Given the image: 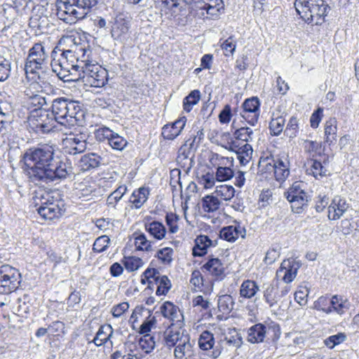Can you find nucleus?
<instances>
[{"label":"nucleus","mask_w":359,"mask_h":359,"mask_svg":"<svg viewBox=\"0 0 359 359\" xmlns=\"http://www.w3.org/2000/svg\"><path fill=\"white\" fill-rule=\"evenodd\" d=\"M30 182L36 185L67 178L72 167L57 154L55 147L44 144L27 149L22 156Z\"/></svg>","instance_id":"nucleus-1"},{"label":"nucleus","mask_w":359,"mask_h":359,"mask_svg":"<svg viewBox=\"0 0 359 359\" xmlns=\"http://www.w3.org/2000/svg\"><path fill=\"white\" fill-rule=\"evenodd\" d=\"M51 115L55 122L64 126L80 123L84 116L80 103L66 97H58L52 102Z\"/></svg>","instance_id":"nucleus-2"},{"label":"nucleus","mask_w":359,"mask_h":359,"mask_svg":"<svg viewBox=\"0 0 359 359\" xmlns=\"http://www.w3.org/2000/svg\"><path fill=\"white\" fill-rule=\"evenodd\" d=\"M97 1L98 0H57L56 15L60 20L72 24L84 19Z\"/></svg>","instance_id":"nucleus-3"},{"label":"nucleus","mask_w":359,"mask_h":359,"mask_svg":"<svg viewBox=\"0 0 359 359\" xmlns=\"http://www.w3.org/2000/svg\"><path fill=\"white\" fill-rule=\"evenodd\" d=\"M294 7L300 18L312 25H323L331 10L325 0H295Z\"/></svg>","instance_id":"nucleus-4"},{"label":"nucleus","mask_w":359,"mask_h":359,"mask_svg":"<svg viewBox=\"0 0 359 359\" xmlns=\"http://www.w3.org/2000/svg\"><path fill=\"white\" fill-rule=\"evenodd\" d=\"M35 102H37L39 107L33 109L28 117L29 128L37 135L49 133L55 128V122L51 114L41 108L46 103V99L43 97L36 95L32 97V104H35Z\"/></svg>","instance_id":"nucleus-5"},{"label":"nucleus","mask_w":359,"mask_h":359,"mask_svg":"<svg viewBox=\"0 0 359 359\" xmlns=\"http://www.w3.org/2000/svg\"><path fill=\"white\" fill-rule=\"evenodd\" d=\"M33 203L35 206H39L37 211L45 219H53L62 215L63 210L60 205L62 203L53 196V193L45 190L36 191Z\"/></svg>","instance_id":"nucleus-6"},{"label":"nucleus","mask_w":359,"mask_h":359,"mask_svg":"<svg viewBox=\"0 0 359 359\" xmlns=\"http://www.w3.org/2000/svg\"><path fill=\"white\" fill-rule=\"evenodd\" d=\"M281 334L280 325L272 320L265 321L264 323H257L248 330V341L251 344H259L269 341H276Z\"/></svg>","instance_id":"nucleus-7"},{"label":"nucleus","mask_w":359,"mask_h":359,"mask_svg":"<svg viewBox=\"0 0 359 359\" xmlns=\"http://www.w3.org/2000/svg\"><path fill=\"white\" fill-rule=\"evenodd\" d=\"M48 55L45 46L41 43H36L29 50L26 59L25 70L27 76L34 79L33 74H38L39 70L45 73L43 69L48 64Z\"/></svg>","instance_id":"nucleus-8"},{"label":"nucleus","mask_w":359,"mask_h":359,"mask_svg":"<svg viewBox=\"0 0 359 359\" xmlns=\"http://www.w3.org/2000/svg\"><path fill=\"white\" fill-rule=\"evenodd\" d=\"M21 283V274L8 264L0 266V294H10L16 290Z\"/></svg>","instance_id":"nucleus-9"},{"label":"nucleus","mask_w":359,"mask_h":359,"mask_svg":"<svg viewBox=\"0 0 359 359\" xmlns=\"http://www.w3.org/2000/svg\"><path fill=\"white\" fill-rule=\"evenodd\" d=\"M210 162L216 168L215 173L217 181L225 182L234 176L233 158L224 157L218 154H212Z\"/></svg>","instance_id":"nucleus-10"},{"label":"nucleus","mask_w":359,"mask_h":359,"mask_svg":"<svg viewBox=\"0 0 359 359\" xmlns=\"http://www.w3.org/2000/svg\"><path fill=\"white\" fill-rule=\"evenodd\" d=\"M261 102L257 97H252L244 100L239 112L241 116L250 126H255L260 116Z\"/></svg>","instance_id":"nucleus-11"},{"label":"nucleus","mask_w":359,"mask_h":359,"mask_svg":"<svg viewBox=\"0 0 359 359\" xmlns=\"http://www.w3.org/2000/svg\"><path fill=\"white\" fill-rule=\"evenodd\" d=\"M83 81L88 82L92 87H103L108 81V72L101 66L90 62L88 67H86Z\"/></svg>","instance_id":"nucleus-12"},{"label":"nucleus","mask_w":359,"mask_h":359,"mask_svg":"<svg viewBox=\"0 0 359 359\" xmlns=\"http://www.w3.org/2000/svg\"><path fill=\"white\" fill-rule=\"evenodd\" d=\"M190 141L191 139L187 140L184 144L180 147L177 157V163L187 172L189 171L194 164V153L197 149V145H194L193 142Z\"/></svg>","instance_id":"nucleus-13"},{"label":"nucleus","mask_w":359,"mask_h":359,"mask_svg":"<svg viewBox=\"0 0 359 359\" xmlns=\"http://www.w3.org/2000/svg\"><path fill=\"white\" fill-rule=\"evenodd\" d=\"M63 149L65 153L75 155L86 149V140L82 135H70L62 140Z\"/></svg>","instance_id":"nucleus-14"},{"label":"nucleus","mask_w":359,"mask_h":359,"mask_svg":"<svg viewBox=\"0 0 359 359\" xmlns=\"http://www.w3.org/2000/svg\"><path fill=\"white\" fill-rule=\"evenodd\" d=\"M160 313L162 316L172 322V325L178 324L181 326L183 324L184 316L180 308L170 301L165 302L160 306Z\"/></svg>","instance_id":"nucleus-15"},{"label":"nucleus","mask_w":359,"mask_h":359,"mask_svg":"<svg viewBox=\"0 0 359 359\" xmlns=\"http://www.w3.org/2000/svg\"><path fill=\"white\" fill-rule=\"evenodd\" d=\"M187 118L182 116L172 123L171 124H166L162 128L161 135L165 140H173L182 132L185 126Z\"/></svg>","instance_id":"nucleus-16"},{"label":"nucleus","mask_w":359,"mask_h":359,"mask_svg":"<svg viewBox=\"0 0 359 359\" xmlns=\"http://www.w3.org/2000/svg\"><path fill=\"white\" fill-rule=\"evenodd\" d=\"M245 235V228L236 221H234L233 225L223 227L219 232L220 238L229 242H234L240 236L244 238Z\"/></svg>","instance_id":"nucleus-17"},{"label":"nucleus","mask_w":359,"mask_h":359,"mask_svg":"<svg viewBox=\"0 0 359 359\" xmlns=\"http://www.w3.org/2000/svg\"><path fill=\"white\" fill-rule=\"evenodd\" d=\"M323 161L311 158L309 163L310 168L307 170L309 175H312L316 180H320L327 175V170L325 165L329 163L328 156H323Z\"/></svg>","instance_id":"nucleus-18"},{"label":"nucleus","mask_w":359,"mask_h":359,"mask_svg":"<svg viewBox=\"0 0 359 359\" xmlns=\"http://www.w3.org/2000/svg\"><path fill=\"white\" fill-rule=\"evenodd\" d=\"M348 208V204L346 200L335 196L331 204L328 206V217L330 219L337 220L339 219Z\"/></svg>","instance_id":"nucleus-19"},{"label":"nucleus","mask_w":359,"mask_h":359,"mask_svg":"<svg viewBox=\"0 0 359 359\" xmlns=\"http://www.w3.org/2000/svg\"><path fill=\"white\" fill-rule=\"evenodd\" d=\"M217 245V241H212L206 235L198 236L195 239L192 254L194 257H202L207 254L208 248L215 247Z\"/></svg>","instance_id":"nucleus-20"},{"label":"nucleus","mask_w":359,"mask_h":359,"mask_svg":"<svg viewBox=\"0 0 359 359\" xmlns=\"http://www.w3.org/2000/svg\"><path fill=\"white\" fill-rule=\"evenodd\" d=\"M299 267V262L294 259L284 260L280 265L278 272H283L284 276L283 277V280L284 282L290 283L296 277Z\"/></svg>","instance_id":"nucleus-21"},{"label":"nucleus","mask_w":359,"mask_h":359,"mask_svg":"<svg viewBox=\"0 0 359 359\" xmlns=\"http://www.w3.org/2000/svg\"><path fill=\"white\" fill-rule=\"evenodd\" d=\"M275 177L277 181L285 180L290 174L289 161L285 156L278 157L273 159Z\"/></svg>","instance_id":"nucleus-22"},{"label":"nucleus","mask_w":359,"mask_h":359,"mask_svg":"<svg viewBox=\"0 0 359 359\" xmlns=\"http://www.w3.org/2000/svg\"><path fill=\"white\" fill-rule=\"evenodd\" d=\"M102 158L95 153H89L81 156L78 162V166L83 172L97 168L101 164Z\"/></svg>","instance_id":"nucleus-23"},{"label":"nucleus","mask_w":359,"mask_h":359,"mask_svg":"<svg viewBox=\"0 0 359 359\" xmlns=\"http://www.w3.org/2000/svg\"><path fill=\"white\" fill-rule=\"evenodd\" d=\"M203 273H207L216 278L224 275V267L221 260L218 258L210 257L208 262L201 267Z\"/></svg>","instance_id":"nucleus-24"},{"label":"nucleus","mask_w":359,"mask_h":359,"mask_svg":"<svg viewBox=\"0 0 359 359\" xmlns=\"http://www.w3.org/2000/svg\"><path fill=\"white\" fill-rule=\"evenodd\" d=\"M159 271L154 268H147L142 273L141 278V283L143 285L147 284V289L151 291L154 290V287L158 285L159 278L161 277Z\"/></svg>","instance_id":"nucleus-25"},{"label":"nucleus","mask_w":359,"mask_h":359,"mask_svg":"<svg viewBox=\"0 0 359 359\" xmlns=\"http://www.w3.org/2000/svg\"><path fill=\"white\" fill-rule=\"evenodd\" d=\"M348 309V302L346 299H343L342 297L338 295H334L330 300V306L327 308H322L321 310L326 313L336 312L341 315L344 313Z\"/></svg>","instance_id":"nucleus-26"},{"label":"nucleus","mask_w":359,"mask_h":359,"mask_svg":"<svg viewBox=\"0 0 359 359\" xmlns=\"http://www.w3.org/2000/svg\"><path fill=\"white\" fill-rule=\"evenodd\" d=\"M58 67L56 65L52 64L53 71L55 72L57 76L64 81H77L76 77H73L74 73L70 70V63H67V61H62L58 60Z\"/></svg>","instance_id":"nucleus-27"},{"label":"nucleus","mask_w":359,"mask_h":359,"mask_svg":"<svg viewBox=\"0 0 359 359\" xmlns=\"http://www.w3.org/2000/svg\"><path fill=\"white\" fill-rule=\"evenodd\" d=\"M128 29V22L123 18H117L111 26V36L115 40H121L127 34Z\"/></svg>","instance_id":"nucleus-28"},{"label":"nucleus","mask_w":359,"mask_h":359,"mask_svg":"<svg viewBox=\"0 0 359 359\" xmlns=\"http://www.w3.org/2000/svg\"><path fill=\"white\" fill-rule=\"evenodd\" d=\"M263 298L269 307L276 305L279 298L277 287L273 283L264 284Z\"/></svg>","instance_id":"nucleus-29"},{"label":"nucleus","mask_w":359,"mask_h":359,"mask_svg":"<svg viewBox=\"0 0 359 359\" xmlns=\"http://www.w3.org/2000/svg\"><path fill=\"white\" fill-rule=\"evenodd\" d=\"M149 192L148 187H140L133 192L129 201L134 205L136 209L140 208L147 201Z\"/></svg>","instance_id":"nucleus-30"},{"label":"nucleus","mask_w":359,"mask_h":359,"mask_svg":"<svg viewBox=\"0 0 359 359\" xmlns=\"http://www.w3.org/2000/svg\"><path fill=\"white\" fill-rule=\"evenodd\" d=\"M325 142L329 145L333 144L337 141V121L335 118L327 120L325 124Z\"/></svg>","instance_id":"nucleus-31"},{"label":"nucleus","mask_w":359,"mask_h":359,"mask_svg":"<svg viewBox=\"0 0 359 359\" xmlns=\"http://www.w3.org/2000/svg\"><path fill=\"white\" fill-rule=\"evenodd\" d=\"M259 290V287L255 281L251 280H245L242 283L240 287V297L244 299H251L256 295Z\"/></svg>","instance_id":"nucleus-32"},{"label":"nucleus","mask_w":359,"mask_h":359,"mask_svg":"<svg viewBox=\"0 0 359 359\" xmlns=\"http://www.w3.org/2000/svg\"><path fill=\"white\" fill-rule=\"evenodd\" d=\"M232 144L237 148L236 153L241 165H245L252 158L253 152L252 146L248 143H245L240 147L239 145H236L235 142H233Z\"/></svg>","instance_id":"nucleus-33"},{"label":"nucleus","mask_w":359,"mask_h":359,"mask_svg":"<svg viewBox=\"0 0 359 359\" xmlns=\"http://www.w3.org/2000/svg\"><path fill=\"white\" fill-rule=\"evenodd\" d=\"M144 227L146 231L157 240L163 239L166 233L165 226L160 222L153 221L145 222Z\"/></svg>","instance_id":"nucleus-34"},{"label":"nucleus","mask_w":359,"mask_h":359,"mask_svg":"<svg viewBox=\"0 0 359 359\" xmlns=\"http://www.w3.org/2000/svg\"><path fill=\"white\" fill-rule=\"evenodd\" d=\"M113 328L110 325H102L93 340L97 346L104 345L111 337L113 334Z\"/></svg>","instance_id":"nucleus-35"},{"label":"nucleus","mask_w":359,"mask_h":359,"mask_svg":"<svg viewBox=\"0 0 359 359\" xmlns=\"http://www.w3.org/2000/svg\"><path fill=\"white\" fill-rule=\"evenodd\" d=\"M234 304V299L230 294H223L218 297V311L223 314H229L233 309Z\"/></svg>","instance_id":"nucleus-36"},{"label":"nucleus","mask_w":359,"mask_h":359,"mask_svg":"<svg viewBox=\"0 0 359 359\" xmlns=\"http://www.w3.org/2000/svg\"><path fill=\"white\" fill-rule=\"evenodd\" d=\"M48 25V18L40 14H33L29 21V26L36 32H43Z\"/></svg>","instance_id":"nucleus-37"},{"label":"nucleus","mask_w":359,"mask_h":359,"mask_svg":"<svg viewBox=\"0 0 359 359\" xmlns=\"http://www.w3.org/2000/svg\"><path fill=\"white\" fill-rule=\"evenodd\" d=\"M89 65L90 62L88 58L86 60H79V62H76V64H70V70L74 73L72 76L76 77L77 80H83L86 76V67H88Z\"/></svg>","instance_id":"nucleus-38"},{"label":"nucleus","mask_w":359,"mask_h":359,"mask_svg":"<svg viewBox=\"0 0 359 359\" xmlns=\"http://www.w3.org/2000/svg\"><path fill=\"white\" fill-rule=\"evenodd\" d=\"M187 334L179 330H166L164 333L165 345L170 348L177 346L182 340V337Z\"/></svg>","instance_id":"nucleus-39"},{"label":"nucleus","mask_w":359,"mask_h":359,"mask_svg":"<svg viewBox=\"0 0 359 359\" xmlns=\"http://www.w3.org/2000/svg\"><path fill=\"white\" fill-rule=\"evenodd\" d=\"M311 200L309 195L303 196L294 200H287L291 204L292 211L294 213H302L308 207V203Z\"/></svg>","instance_id":"nucleus-40"},{"label":"nucleus","mask_w":359,"mask_h":359,"mask_svg":"<svg viewBox=\"0 0 359 359\" xmlns=\"http://www.w3.org/2000/svg\"><path fill=\"white\" fill-rule=\"evenodd\" d=\"M128 191L126 185L118 187L115 191L111 193L107 199L108 206L115 208L118 202L122 198Z\"/></svg>","instance_id":"nucleus-41"},{"label":"nucleus","mask_w":359,"mask_h":359,"mask_svg":"<svg viewBox=\"0 0 359 359\" xmlns=\"http://www.w3.org/2000/svg\"><path fill=\"white\" fill-rule=\"evenodd\" d=\"M201 99V92L198 90H194L184 98L183 108L187 112H189L193 107Z\"/></svg>","instance_id":"nucleus-42"},{"label":"nucleus","mask_w":359,"mask_h":359,"mask_svg":"<svg viewBox=\"0 0 359 359\" xmlns=\"http://www.w3.org/2000/svg\"><path fill=\"white\" fill-rule=\"evenodd\" d=\"M220 203L217 196L208 195L202 199V207L205 212L216 211L219 208Z\"/></svg>","instance_id":"nucleus-43"},{"label":"nucleus","mask_w":359,"mask_h":359,"mask_svg":"<svg viewBox=\"0 0 359 359\" xmlns=\"http://www.w3.org/2000/svg\"><path fill=\"white\" fill-rule=\"evenodd\" d=\"M215 343L213 334L209 331H204L198 339L199 347L203 350H210Z\"/></svg>","instance_id":"nucleus-44"},{"label":"nucleus","mask_w":359,"mask_h":359,"mask_svg":"<svg viewBox=\"0 0 359 359\" xmlns=\"http://www.w3.org/2000/svg\"><path fill=\"white\" fill-rule=\"evenodd\" d=\"M215 194L222 200L229 201L234 196L235 189L231 185H220L216 187Z\"/></svg>","instance_id":"nucleus-45"},{"label":"nucleus","mask_w":359,"mask_h":359,"mask_svg":"<svg viewBox=\"0 0 359 359\" xmlns=\"http://www.w3.org/2000/svg\"><path fill=\"white\" fill-rule=\"evenodd\" d=\"M233 135L236 140L248 143L253 139V130L248 127H241L234 132Z\"/></svg>","instance_id":"nucleus-46"},{"label":"nucleus","mask_w":359,"mask_h":359,"mask_svg":"<svg viewBox=\"0 0 359 359\" xmlns=\"http://www.w3.org/2000/svg\"><path fill=\"white\" fill-rule=\"evenodd\" d=\"M223 341L229 346L238 348L243 344V338L241 334L234 330L233 332H230L228 335L225 336Z\"/></svg>","instance_id":"nucleus-47"},{"label":"nucleus","mask_w":359,"mask_h":359,"mask_svg":"<svg viewBox=\"0 0 359 359\" xmlns=\"http://www.w3.org/2000/svg\"><path fill=\"white\" fill-rule=\"evenodd\" d=\"M285 119L283 116H278L277 118H272L269 123V130L272 135H279L285 126Z\"/></svg>","instance_id":"nucleus-48"},{"label":"nucleus","mask_w":359,"mask_h":359,"mask_svg":"<svg viewBox=\"0 0 359 359\" xmlns=\"http://www.w3.org/2000/svg\"><path fill=\"white\" fill-rule=\"evenodd\" d=\"M108 144L113 149L122 151L126 147L128 141L123 137L114 132Z\"/></svg>","instance_id":"nucleus-49"},{"label":"nucleus","mask_w":359,"mask_h":359,"mask_svg":"<svg viewBox=\"0 0 359 359\" xmlns=\"http://www.w3.org/2000/svg\"><path fill=\"white\" fill-rule=\"evenodd\" d=\"M114 133L109 128L102 126L95 130L94 135L97 141L104 142L107 140L109 142Z\"/></svg>","instance_id":"nucleus-50"},{"label":"nucleus","mask_w":359,"mask_h":359,"mask_svg":"<svg viewBox=\"0 0 359 359\" xmlns=\"http://www.w3.org/2000/svg\"><path fill=\"white\" fill-rule=\"evenodd\" d=\"M191 348L189 343V336L187 334L182 337V340L176 346L175 348V355L177 358H182L186 351H189Z\"/></svg>","instance_id":"nucleus-51"},{"label":"nucleus","mask_w":359,"mask_h":359,"mask_svg":"<svg viewBox=\"0 0 359 359\" xmlns=\"http://www.w3.org/2000/svg\"><path fill=\"white\" fill-rule=\"evenodd\" d=\"M306 195L309 194L300 187L299 182H294L289 190L285 193L287 200H294Z\"/></svg>","instance_id":"nucleus-52"},{"label":"nucleus","mask_w":359,"mask_h":359,"mask_svg":"<svg viewBox=\"0 0 359 359\" xmlns=\"http://www.w3.org/2000/svg\"><path fill=\"white\" fill-rule=\"evenodd\" d=\"M123 262L126 270L130 272L137 270L143 265L142 259L137 257H125Z\"/></svg>","instance_id":"nucleus-53"},{"label":"nucleus","mask_w":359,"mask_h":359,"mask_svg":"<svg viewBox=\"0 0 359 359\" xmlns=\"http://www.w3.org/2000/svg\"><path fill=\"white\" fill-rule=\"evenodd\" d=\"M139 345L145 353H149L155 348L154 339L149 334H144L140 339Z\"/></svg>","instance_id":"nucleus-54"},{"label":"nucleus","mask_w":359,"mask_h":359,"mask_svg":"<svg viewBox=\"0 0 359 359\" xmlns=\"http://www.w3.org/2000/svg\"><path fill=\"white\" fill-rule=\"evenodd\" d=\"M158 282V285L156 290V294L157 296L165 295L171 288L170 280L166 276L161 275Z\"/></svg>","instance_id":"nucleus-55"},{"label":"nucleus","mask_w":359,"mask_h":359,"mask_svg":"<svg viewBox=\"0 0 359 359\" xmlns=\"http://www.w3.org/2000/svg\"><path fill=\"white\" fill-rule=\"evenodd\" d=\"M180 219L179 216L172 212H168L165 215V222L168 226L169 232L170 233H175L179 230L177 222Z\"/></svg>","instance_id":"nucleus-56"},{"label":"nucleus","mask_w":359,"mask_h":359,"mask_svg":"<svg viewBox=\"0 0 359 359\" xmlns=\"http://www.w3.org/2000/svg\"><path fill=\"white\" fill-rule=\"evenodd\" d=\"M110 243L109 236L104 235L98 237L94 242L93 250L96 252H102L105 251Z\"/></svg>","instance_id":"nucleus-57"},{"label":"nucleus","mask_w":359,"mask_h":359,"mask_svg":"<svg viewBox=\"0 0 359 359\" xmlns=\"http://www.w3.org/2000/svg\"><path fill=\"white\" fill-rule=\"evenodd\" d=\"M298 119L295 116H292L285 130V134L289 138L292 139L295 137L298 133L299 129Z\"/></svg>","instance_id":"nucleus-58"},{"label":"nucleus","mask_w":359,"mask_h":359,"mask_svg":"<svg viewBox=\"0 0 359 359\" xmlns=\"http://www.w3.org/2000/svg\"><path fill=\"white\" fill-rule=\"evenodd\" d=\"M216 177L214 172H208L198 176V182L205 189H210L215 186Z\"/></svg>","instance_id":"nucleus-59"},{"label":"nucleus","mask_w":359,"mask_h":359,"mask_svg":"<svg viewBox=\"0 0 359 359\" xmlns=\"http://www.w3.org/2000/svg\"><path fill=\"white\" fill-rule=\"evenodd\" d=\"M135 245L138 250H151V242L147 239V237L144 233H140L135 237Z\"/></svg>","instance_id":"nucleus-60"},{"label":"nucleus","mask_w":359,"mask_h":359,"mask_svg":"<svg viewBox=\"0 0 359 359\" xmlns=\"http://www.w3.org/2000/svg\"><path fill=\"white\" fill-rule=\"evenodd\" d=\"M346 338V337L344 333H338L325 339L324 344L328 348H333L335 346L344 342Z\"/></svg>","instance_id":"nucleus-61"},{"label":"nucleus","mask_w":359,"mask_h":359,"mask_svg":"<svg viewBox=\"0 0 359 359\" xmlns=\"http://www.w3.org/2000/svg\"><path fill=\"white\" fill-rule=\"evenodd\" d=\"M236 43L234 36H230L222 44V48L226 56L232 55L236 50Z\"/></svg>","instance_id":"nucleus-62"},{"label":"nucleus","mask_w":359,"mask_h":359,"mask_svg":"<svg viewBox=\"0 0 359 359\" xmlns=\"http://www.w3.org/2000/svg\"><path fill=\"white\" fill-rule=\"evenodd\" d=\"M11 72L10 62L0 55V81L6 80Z\"/></svg>","instance_id":"nucleus-63"},{"label":"nucleus","mask_w":359,"mask_h":359,"mask_svg":"<svg viewBox=\"0 0 359 359\" xmlns=\"http://www.w3.org/2000/svg\"><path fill=\"white\" fill-rule=\"evenodd\" d=\"M173 250L170 248H164L158 250L156 257L163 263L170 264L172 261Z\"/></svg>","instance_id":"nucleus-64"}]
</instances>
